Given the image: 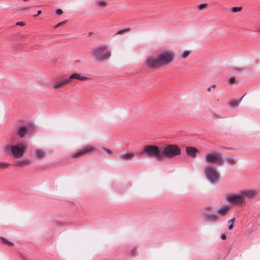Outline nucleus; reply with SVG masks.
Wrapping results in <instances>:
<instances>
[{"label":"nucleus","mask_w":260,"mask_h":260,"mask_svg":"<svg viewBox=\"0 0 260 260\" xmlns=\"http://www.w3.org/2000/svg\"><path fill=\"white\" fill-rule=\"evenodd\" d=\"M254 196V191L248 190L242 191L239 193L225 195V199L231 204H239L242 203L245 199L253 197Z\"/></svg>","instance_id":"obj_1"},{"label":"nucleus","mask_w":260,"mask_h":260,"mask_svg":"<svg viewBox=\"0 0 260 260\" xmlns=\"http://www.w3.org/2000/svg\"><path fill=\"white\" fill-rule=\"evenodd\" d=\"M181 148L176 144H167L161 148V160L162 158H172L180 155Z\"/></svg>","instance_id":"obj_2"},{"label":"nucleus","mask_w":260,"mask_h":260,"mask_svg":"<svg viewBox=\"0 0 260 260\" xmlns=\"http://www.w3.org/2000/svg\"><path fill=\"white\" fill-rule=\"evenodd\" d=\"M111 53L106 45H102L94 49L93 57L98 61L103 62L110 58Z\"/></svg>","instance_id":"obj_3"},{"label":"nucleus","mask_w":260,"mask_h":260,"mask_svg":"<svg viewBox=\"0 0 260 260\" xmlns=\"http://www.w3.org/2000/svg\"><path fill=\"white\" fill-rule=\"evenodd\" d=\"M27 148V145L25 143H20L12 146L7 145L5 149L6 150L9 151L11 155L14 157L20 158L22 157Z\"/></svg>","instance_id":"obj_4"},{"label":"nucleus","mask_w":260,"mask_h":260,"mask_svg":"<svg viewBox=\"0 0 260 260\" xmlns=\"http://www.w3.org/2000/svg\"><path fill=\"white\" fill-rule=\"evenodd\" d=\"M204 174L208 181L213 185H216L219 181L220 175L216 169L211 166L205 168Z\"/></svg>","instance_id":"obj_5"},{"label":"nucleus","mask_w":260,"mask_h":260,"mask_svg":"<svg viewBox=\"0 0 260 260\" xmlns=\"http://www.w3.org/2000/svg\"><path fill=\"white\" fill-rule=\"evenodd\" d=\"M142 153H144L148 157L154 156L157 161L161 160V148L154 145H146Z\"/></svg>","instance_id":"obj_6"},{"label":"nucleus","mask_w":260,"mask_h":260,"mask_svg":"<svg viewBox=\"0 0 260 260\" xmlns=\"http://www.w3.org/2000/svg\"><path fill=\"white\" fill-rule=\"evenodd\" d=\"M174 57V52L167 50L159 54L158 59L160 66H168L173 62Z\"/></svg>","instance_id":"obj_7"},{"label":"nucleus","mask_w":260,"mask_h":260,"mask_svg":"<svg viewBox=\"0 0 260 260\" xmlns=\"http://www.w3.org/2000/svg\"><path fill=\"white\" fill-rule=\"evenodd\" d=\"M205 161L207 163H212L221 165L223 162V154L221 153H209L206 155Z\"/></svg>","instance_id":"obj_8"},{"label":"nucleus","mask_w":260,"mask_h":260,"mask_svg":"<svg viewBox=\"0 0 260 260\" xmlns=\"http://www.w3.org/2000/svg\"><path fill=\"white\" fill-rule=\"evenodd\" d=\"M213 207L209 206H207L202 210V215L203 218L208 222H216L219 220V216L216 214H211L208 211L213 210Z\"/></svg>","instance_id":"obj_9"},{"label":"nucleus","mask_w":260,"mask_h":260,"mask_svg":"<svg viewBox=\"0 0 260 260\" xmlns=\"http://www.w3.org/2000/svg\"><path fill=\"white\" fill-rule=\"evenodd\" d=\"M95 150V148L93 147L89 146L85 147L78 151H76L72 156V158H74L88 153H89L91 152L94 151Z\"/></svg>","instance_id":"obj_10"},{"label":"nucleus","mask_w":260,"mask_h":260,"mask_svg":"<svg viewBox=\"0 0 260 260\" xmlns=\"http://www.w3.org/2000/svg\"><path fill=\"white\" fill-rule=\"evenodd\" d=\"M144 64L147 68L150 69L154 68L160 66L158 58H155L152 56L149 57L146 59L144 62Z\"/></svg>","instance_id":"obj_11"},{"label":"nucleus","mask_w":260,"mask_h":260,"mask_svg":"<svg viewBox=\"0 0 260 260\" xmlns=\"http://www.w3.org/2000/svg\"><path fill=\"white\" fill-rule=\"evenodd\" d=\"M30 127V126L25 125L19 126L17 129V135L20 138H22L25 135L28 133V129Z\"/></svg>","instance_id":"obj_12"},{"label":"nucleus","mask_w":260,"mask_h":260,"mask_svg":"<svg viewBox=\"0 0 260 260\" xmlns=\"http://www.w3.org/2000/svg\"><path fill=\"white\" fill-rule=\"evenodd\" d=\"M135 156V154L132 152H127L124 154H121L119 156V159L123 161H128Z\"/></svg>","instance_id":"obj_13"},{"label":"nucleus","mask_w":260,"mask_h":260,"mask_svg":"<svg viewBox=\"0 0 260 260\" xmlns=\"http://www.w3.org/2000/svg\"><path fill=\"white\" fill-rule=\"evenodd\" d=\"M70 83V81L69 79V77L67 78L63 79L59 81H57L54 83L52 86V87L55 89H58L61 88L63 85L68 84Z\"/></svg>","instance_id":"obj_14"},{"label":"nucleus","mask_w":260,"mask_h":260,"mask_svg":"<svg viewBox=\"0 0 260 260\" xmlns=\"http://www.w3.org/2000/svg\"><path fill=\"white\" fill-rule=\"evenodd\" d=\"M230 209V206H224L222 207H221L217 209L216 211V213L217 215L219 216H224L226 215L228 211Z\"/></svg>","instance_id":"obj_15"},{"label":"nucleus","mask_w":260,"mask_h":260,"mask_svg":"<svg viewBox=\"0 0 260 260\" xmlns=\"http://www.w3.org/2000/svg\"><path fill=\"white\" fill-rule=\"evenodd\" d=\"M186 154L191 158H196L197 156V153L198 152V150L192 147H186Z\"/></svg>","instance_id":"obj_16"},{"label":"nucleus","mask_w":260,"mask_h":260,"mask_svg":"<svg viewBox=\"0 0 260 260\" xmlns=\"http://www.w3.org/2000/svg\"><path fill=\"white\" fill-rule=\"evenodd\" d=\"M45 156V152L41 150H37L35 151V157L37 159H41Z\"/></svg>","instance_id":"obj_17"},{"label":"nucleus","mask_w":260,"mask_h":260,"mask_svg":"<svg viewBox=\"0 0 260 260\" xmlns=\"http://www.w3.org/2000/svg\"><path fill=\"white\" fill-rule=\"evenodd\" d=\"M80 75L79 74L75 73L71 74L69 76V79L70 80V82H71V81L74 79H77L78 80H80Z\"/></svg>","instance_id":"obj_18"},{"label":"nucleus","mask_w":260,"mask_h":260,"mask_svg":"<svg viewBox=\"0 0 260 260\" xmlns=\"http://www.w3.org/2000/svg\"><path fill=\"white\" fill-rule=\"evenodd\" d=\"M0 242L4 244H6L10 246L14 245L13 243L11 242V241H9V240L3 237H0Z\"/></svg>","instance_id":"obj_19"},{"label":"nucleus","mask_w":260,"mask_h":260,"mask_svg":"<svg viewBox=\"0 0 260 260\" xmlns=\"http://www.w3.org/2000/svg\"><path fill=\"white\" fill-rule=\"evenodd\" d=\"M227 162L232 165L236 164V161L235 160V158L232 156H226Z\"/></svg>","instance_id":"obj_20"},{"label":"nucleus","mask_w":260,"mask_h":260,"mask_svg":"<svg viewBox=\"0 0 260 260\" xmlns=\"http://www.w3.org/2000/svg\"><path fill=\"white\" fill-rule=\"evenodd\" d=\"M191 52L189 50H185L183 51L182 54L181 55V58L182 59H185L190 54Z\"/></svg>","instance_id":"obj_21"},{"label":"nucleus","mask_w":260,"mask_h":260,"mask_svg":"<svg viewBox=\"0 0 260 260\" xmlns=\"http://www.w3.org/2000/svg\"><path fill=\"white\" fill-rule=\"evenodd\" d=\"M240 101L234 100L230 103V106L232 108H235L238 106Z\"/></svg>","instance_id":"obj_22"},{"label":"nucleus","mask_w":260,"mask_h":260,"mask_svg":"<svg viewBox=\"0 0 260 260\" xmlns=\"http://www.w3.org/2000/svg\"><path fill=\"white\" fill-rule=\"evenodd\" d=\"M242 7H234L232 8L231 11L233 13H237V12L241 11L242 10Z\"/></svg>","instance_id":"obj_23"},{"label":"nucleus","mask_w":260,"mask_h":260,"mask_svg":"<svg viewBox=\"0 0 260 260\" xmlns=\"http://www.w3.org/2000/svg\"><path fill=\"white\" fill-rule=\"evenodd\" d=\"M96 5L100 7H105L107 6V3L103 1H99L96 2Z\"/></svg>","instance_id":"obj_24"},{"label":"nucleus","mask_w":260,"mask_h":260,"mask_svg":"<svg viewBox=\"0 0 260 260\" xmlns=\"http://www.w3.org/2000/svg\"><path fill=\"white\" fill-rule=\"evenodd\" d=\"M129 30V28H124V29H121V30H119L118 31H117L115 35H121V34H122L124 32H127Z\"/></svg>","instance_id":"obj_25"},{"label":"nucleus","mask_w":260,"mask_h":260,"mask_svg":"<svg viewBox=\"0 0 260 260\" xmlns=\"http://www.w3.org/2000/svg\"><path fill=\"white\" fill-rule=\"evenodd\" d=\"M102 149L109 155H111L113 154V152L109 149H108L105 147H103Z\"/></svg>","instance_id":"obj_26"},{"label":"nucleus","mask_w":260,"mask_h":260,"mask_svg":"<svg viewBox=\"0 0 260 260\" xmlns=\"http://www.w3.org/2000/svg\"><path fill=\"white\" fill-rule=\"evenodd\" d=\"M136 250L137 248H134L132 249L129 251V255L131 256H135L136 253Z\"/></svg>","instance_id":"obj_27"},{"label":"nucleus","mask_w":260,"mask_h":260,"mask_svg":"<svg viewBox=\"0 0 260 260\" xmlns=\"http://www.w3.org/2000/svg\"><path fill=\"white\" fill-rule=\"evenodd\" d=\"M9 165V164L3 161H0V168H7Z\"/></svg>","instance_id":"obj_28"},{"label":"nucleus","mask_w":260,"mask_h":260,"mask_svg":"<svg viewBox=\"0 0 260 260\" xmlns=\"http://www.w3.org/2000/svg\"><path fill=\"white\" fill-rule=\"evenodd\" d=\"M27 161H28V159H23L22 160H21L20 161H19L18 162H17L16 164V166H20L21 164H23V163H25Z\"/></svg>","instance_id":"obj_29"},{"label":"nucleus","mask_w":260,"mask_h":260,"mask_svg":"<svg viewBox=\"0 0 260 260\" xmlns=\"http://www.w3.org/2000/svg\"><path fill=\"white\" fill-rule=\"evenodd\" d=\"M236 81V78L234 76H232L229 79V83L233 84Z\"/></svg>","instance_id":"obj_30"},{"label":"nucleus","mask_w":260,"mask_h":260,"mask_svg":"<svg viewBox=\"0 0 260 260\" xmlns=\"http://www.w3.org/2000/svg\"><path fill=\"white\" fill-rule=\"evenodd\" d=\"M55 13L57 15H60L63 13V11L61 9H57L55 11Z\"/></svg>","instance_id":"obj_31"},{"label":"nucleus","mask_w":260,"mask_h":260,"mask_svg":"<svg viewBox=\"0 0 260 260\" xmlns=\"http://www.w3.org/2000/svg\"><path fill=\"white\" fill-rule=\"evenodd\" d=\"M207 5V4L206 3H202V4H200L199 6H198V7L200 9L202 10L203 9V8H204L205 6H206Z\"/></svg>","instance_id":"obj_32"},{"label":"nucleus","mask_w":260,"mask_h":260,"mask_svg":"<svg viewBox=\"0 0 260 260\" xmlns=\"http://www.w3.org/2000/svg\"><path fill=\"white\" fill-rule=\"evenodd\" d=\"M66 22V21H61L58 23H57L55 26V28H57L58 27H59L60 26H61V25H63Z\"/></svg>","instance_id":"obj_33"},{"label":"nucleus","mask_w":260,"mask_h":260,"mask_svg":"<svg viewBox=\"0 0 260 260\" xmlns=\"http://www.w3.org/2000/svg\"><path fill=\"white\" fill-rule=\"evenodd\" d=\"M88 79V78L87 77L83 76L80 75V81H84V80H86Z\"/></svg>","instance_id":"obj_34"},{"label":"nucleus","mask_w":260,"mask_h":260,"mask_svg":"<svg viewBox=\"0 0 260 260\" xmlns=\"http://www.w3.org/2000/svg\"><path fill=\"white\" fill-rule=\"evenodd\" d=\"M16 24L17 25H20V26H23L25 25V23L23 21H20V22H17Z\"/></svg>","instance_id":"obj_35"},{"label":"nucleus","mask_w":260,"mask_h":260,"mask_svg":"<svg viewBox=\"0 0 260 260\" xmlns=\"http://www.w3.org/2000/svg\"><path fill=\"white\" fill-rule=\"evenodd\" d=\"M245 70V69H244V68H236L235 69V70L237 71H244Z\"/></svg>","instance_id":"obj_36"},{"label":"nucleus","mask_w":260,"mask_h":260,"mask_svg":"<svg viewBox=\"0 0 260 260\" xmlns=\"http://www.w3.org/2000/svg\"><path fill=\"white\" fill-rule=\"evenodd\" d=\"M226 238V236L224 234H222L221 235V239L222 240H225Z\"/></svg>","instance_id":"obj_37"},{"label":"nucleus","mask_w":260,"mask_h":260,"mask_svg":"<svg viewBox=\"0 0 260 260\" xmlns=\"http://www.w3.org/2000/svg\"><path fill=\"white\" fill-rule=\"evenodd\" d=\"M41 13H42L41 10H38V11H37V14H36V15H34V16H35V17H37V16H39L40 14H41Z\"/></svg>","instance_id":"obj_38"},{"label":"nucleus","mask_w":260,"mask_h":260,"mask_svg":"<svg viewBox=\"0 0 260 260\" xmlns=\"http://www.w3.org/2000/svg\"><path fill=\"white\" fill-rule=\"evenodd\" d=\"M228 228H229V230H231L232 229H233V224L232 223H231V224H230V225H229Z\"/></svg>","instance_id":"obj_39"},{"label":"nucleus","mask_w":260,"mask_h":260,"mask_svg":"<svg viewBox=\"0 0 260 260\" xmlns=\"http://www.w3.org/2000/svg\"><path fill=\"white\" fill-rule=\"evenodd\" d=\"M234 220H235V218H233L230 219L229 221V222H231V223H232L233 224V222H234Z\"/></svg>","instance_id":"obj_40"},{"label":"nucleus","mask_w":260,"mask_h":260,"mask_svg":"<svg viewBox=\"0 0 260 260\" xmlns=\"http://www.w3.org/2000/svg\"><path fill=\"white\" fill-rule=\"evenodd\" d=\"M246 94H244L241 98L238 101H240V102L242 101V99L243 98V97Z\"/></svg>","instance_id":"obj_41"},{"label":"nucleus","mask_w":260,"mask_h":260,"mask_svg":"<svg viewBox=\"0 0 260 260\" xmlns=\"http://www.w3.org/2000/svg\"><path fill=\"white\" fill-rule=\"evenodd\" d=\"M216 87V85L215 84H213L211 85V86L210 87L211 88H214Z\"/></svg>","instance_id":"obj_42"},{"label":"nucleus","mask_w":260,"mask_h":260,"mask_svg":"<svg viewBox=\"0 0 260 260\" xmlns=\"http://www.w3.org/2000/svg\"><path fill=\"white\" fill-rule=\"evenodd\" d=\"M211 88L210 87H208V88L207 89V90L208 91H211Z\"/></svg>","instance_id":"obj_43"},{"label":"nucleus","mask_w":260,"mask_h":260,"mask_svg":"<svg viewBox=\"0 0 260 260\" xmlns=\"http://www.w3.org/2000/svg\"><path fill=\"white\" fill-rule=\"evenodd\" d=\"M27 8H28V7H24V8H23V11H24V10H26V9H27Z\"/></svg>","instance_id":"obj_44"},{"label":"nucleus","mask_w":260,"mask_h":260,"mask_svg":"<svg viewBox=\"0 0 260 260\" xmlns=\"http://www.w3.org/2000/svg\"><path fill=\"white\" fill-rule=\"evenodd\" d=\"M92 34V32H89L88 35H89V36H90V35H91Z\"/></svg>","instance_id":"obj_45"}]
</instances>
